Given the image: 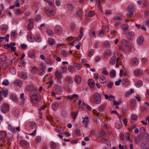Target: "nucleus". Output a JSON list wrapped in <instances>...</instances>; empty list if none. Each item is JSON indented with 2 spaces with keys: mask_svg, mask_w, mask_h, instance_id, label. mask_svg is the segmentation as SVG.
<instances>
[{
  "mask_svg": "<svg viewBox=\"0 0 149 149\" xmlns=\"http://www.w3.org/2000/svg\"><path fill=\"white\" fill-rule=\"evenodd\" d=\"M130 44L127 40H123L122 41V45L119 47V49H122L123 51L127 53L130 50Z\"/></svg>",
  "mask_w": 149,
  "mask_h": 149,
  "instance_id": "f257e3e1",
  "label": "nucleus"
},
{
  "mask_svg": "<svg viewBox=\"0 0 149 149\" xmlns=\"http://www.w3.org/2000/svg\"><path fill=\"white\" fill-rule=\"evenodd\" d=\"M31 98L33 103L35 104H38L40 100V97L36 94H34L31 95Z\"/></svg>",
  "mask_w": 149,
  "mask_h": 149,
  "instance_id": "f03ea898",
  "label": "nucleus"
},
{
  "mask_svg": "<svg viewBox=\"0 0 149 149\" xmlns=\"http://www.w3.org/2000/svg\"><path fill=\"white\" fill-rule=\"evenodd\" d=\"M93 97L95 103L99 104L101 102V97L100 94L98 92H95L93 94Z\"/></svg>",
  "mask_w": 149,
  "mask_h": 149,
  "instance_id": "7ed1b4c3",
  "label": "nucleus"
},
{
  "mask_svg": "<svg viewBox=\"0 0 149 149\" xmlns=\"http://www.w3.org/2000/svg\"><path fill=\"white\" fill-rule=\"evenodd\" d=\"M9 107L8 104L4 103L3 104L1 107V110L2 112L5 113L9 110Z\"/></svg>",
  "mask_w": 149,
  "mask_h": 149,
  "instance_id": "20e7f679",
  "label": "nucleus"
},
{
  "mask_svg": "<svg viewBox=\"0 0 149 149\" xmlns=\"http://www.w3.org/2000/svg\"><path fill=\"white\" fill-rule=\"evenodd\" d=\"M46 13L49 17H51L54 16L55 14V12L53 10H50L46 9L45 10Z\"/></svg>",
  "mask_w": 149,
  "mask_h": 149,
  "instance_id": "39448f33",
  "label": "nucleus"
},
{
  "mask_svg": "<svg viewBox=\"0 0 149 149\" xmlns=\"http://www.w3.org/2000/svg\"><path fill=\"white\" fill-rule=\"evenodd\" d=\"M54 31L56 34L60 35L62 31V29L60 26L57 25L55 27Z\"/></svg>",
  "mask_w": 149,
  "mask_h": 149,
  "instance_id": "423d86ee",
  "label": "nucleus"
},
{
  "mask_svg": "<svg viewBox=\"0 0 149 149\" xmlns=\"http://www.w3.org/2000/svg\"><path fill=\"white\" fill-rule=\"evenodd\" d=\"M127 9L128 12H134L135 10V7L133 5L131 4L127 6Z\"/></svg>",
  "mask_w": 149,
  "mask_h": 149,
  "instance_id": "0eeeda50",
  "label": "nucleus"
},
{
  "mask_svg": "<svg viewBox=\"0 0 149 149\" xmlns=\"http://www.w3.org/2000/svg\"><path fill=\"white\" fill-rule=\"evenodd\" d=\"M142 73V70L141 69H136L134 72V74L136 76H140L141 75Z\"/></svg>",
  "mask_w": 149,
  "mask_h": 149,
  "instance_id": "6e6552de",
  "label": "nucleus"
},
{
  "mask_svg": "<svg viewBox=\"0 0 149 149\" xmlns=\"http://www.w3.org/2000/svg\"><path fill=\"white\" fill-rule=\"evenodd\" d=\"M101 142L103 143L106 144L108 146H111V144L109 140L105 138H102L101 139Z\"/></svg>",
  "mask_w": 149,
  "mask_h": 149,
  "instance_id": "1a4fd4ad",
  "label": "nucleus"
},
{
  "mask_svg": "<svg viewBox=\"0 0 149 149\" xmlns=\"http://www.w3.org/2000/svg\"><path fill=\"white\" fill-rule=\"evenodd\" d=\"M88 84L90 87L93 88L95 85V81L93 79H91L88 81Z\"/></svg>",
  "mask_w": 149,
  "mask_h": 149,
  "instance_id": "9d476101",
  "label": "nucleus"
},
{
  "mask_svg": "<svg viewBox=\"0 0 149 149\" xmlns=\"http://www.w3.org/2000/svg\"><path fill=\"white\" fill-rule=\"evenodd\" d=\"M118 58H116V56H112L110 59L109 63L112 64H114L117 61V60Z\"/></svg>",
  "mask_w": 149,
  "mask_h": 149,
  "instance_id": "9b49d317",
  "label": "nucleus"
},
{
  "mask_svg": "<svg viewBox=\"0 0 149 149\" xmlns=\"http://www.w3.org/2000/svg\"><path fill=\"white\" fill-rule=\"evenodd\" d=\"M83 118L84 120H83L82 122L83 123L84 126L85 127H87L89 122L88 117H85Z\"/></svg>",
  "mask_w": 149,
  "mask_h": 149,
  "instance_id": "f8f14e48",
  "label": "nucleus"
},
{
  "mask_svg": "<svg viewBox=\"0 0 149 149\" xmlns=\"http://www.w3.org/2000/svg\"><path fill=\"white\" fill-rule=\"evenodd\" d=\"M56 91L58 94L61 95L62 92V90L61 87L59 86H57L55 88Z\"/></svg>",
  "mask_w": 149,
  "mask_h": 149,
  "instance_id": "ddd939ff",
  "label": "nucleus"
},
{
  "mask_svg": "<svg viewBox=\"0 0 149 149\" xmlns=\"http://www.w3.org/2000/svg\"><path fill=\"white\" fill-rule=\"evenodd\" d=\"M74 81L77 84H79L81 82V78L80 76L76 75L74 78Z\"/></svg>",
  "mask_w": 149,
  "mask_h": 149,
  "instance_id": "4468645a",
  "label": "nucleus"
},
{
  "mask_svg": "<svg viewBox=\"0 0 149 149\" xmlns=\"http://www.w3.org/2000/svg\"><path fill=\"white\" fill-rule=\"evenodd\" d=\"M21 145L23 146L28 147L29 146V143L26 141L23 140L20 141Z\"/></svg>",
  "mask_w": 149,
  "mask_h": 149,
  "instance_id": "2eb2a0df",
  "label": "nucleus"
},
{
  "mask_svg": "<svg viewBox=\"0 0 149 149\" xmlns=\"http://www.w3.org/2000/svg\"><path fill=\"white\" fill-rule=\"evenodd\" d=\"M144 38L143 36H139L138 37L137 39V43L139 44H141L143 43L144 41Z\"/></svg>",
  "mask_w": 149,
  "mask_h": 149,
  "instance_id": "dca6fc26",
  "label": "nucleus"
},
{
  "mask_svg": "<svg viewBox=\"0 0 149 149\" xmlns=\"http://www.w3.org/2000/svg\"><path fill=\"white\" fill-rule=\"evenodd\" d=\"M132 64L134 65H137L138 64L139 60L137 58H134L132 59Z\"/></svg>",
  "mask_w": 149,
  "mask_h": 149,
  "instance_id": "f3484780",
  "label": "nucleus"
},
{
  "mask_svg": "<svg viewBox=\"0 0 149 149\" xmlns=\"http://www.w3.org/2000/svg\"><path fill=\"white\" fill-rule=\"evenodd\" d=\"M48 43L50 45H52L55 44V41L54 39L49 38L48 39Z\"/></svg>",
  "mask_w": 149,
  "mask_h": 149,
  "instance_id": "a211bd4d",
  "label": "nucleus"
},
{
  "mask_svg": "<svg viewBox=\"0 0 149 149\" xmlns=\"http://www.w3.org/2000/svg\"><path fill=\"white\" fill-rule=\"evenodd\" d=\"M66 79L67 82L70 84H72L73 82L71 77L69 75H68L66 77Z\"/></svg>",
  "mask_w": 149,
  "mask_h": 149,
  "instance_id": "6ab92c4d",
  "label": "nucleus"
},
{
  "mask_svg": "<svg viewBox=\"0 0 149 149\" xmlns=\"http://www.w3.org/2000/svg\"><path fill=\"white\" fill-rule=\"evenodd\" d=\"M31 72L32 74H36L37 72L38 69L36 67H31Z\"/></svg>",
  "mask_w": 149,
  "mask_h": 149,
  "instance_id": "aec40b11",
  "label": "nucleus"
},
{
  "mask_svg": "<svg viewBox=\"0 0 149 149\" xmlns=\"http://www.w3.org/2000/svg\"><path fill=\"white\" fill-rule=\"evenodd\" d=\"M52 107L53 110L56 111L58 108V104L56 102H54L52 104Z\"/></svg>",
  "mask_w": 149,
  "mask_h": 149,
  "instance_id": "412c9836",
  "label": "nucleus"
},
{
  "mask_svg": "<svg viewBox=\"0 0 149 149\" xmlns=\"http://www.w3.org/2000/svg\"><path fill=\"white\" fill-rule=\"evenodd\" d=\"M141 149H149V147L144 143H141L140 144Z\"/></svg>",
  "mask_w": 149,
  "mask_h": 149,
  "instance_id": "4be33fe9",
  "label": "nucleus"
},
{
  "mask_svg": "<svg viewBox=\"0 0 149 149\" xmlns=\"http://www.w3.org/2000/svg\"><path fill=\"white\" fill-rule=\"evenodd\" d=\"M78 97L79 96L77 94H74L72 95L68 96L67 98L68 99H70L71 100L76 97Z\"/></svg>",
  "mask_w": 149,
  "mask_h": 149,
  "instance_id": "5701e85b",
  "label": "nucleus"
},
{
  "mask_svg": "<svg viewBox=\"0 0 149 149\" xmlns=\"http://www.w3.org/2000/svg\"><path fill=\"white\" fill-rule=\"evenodd\" d=\"M6 136V132L5 131H1V132L0 138L3 141L4 139Z\"/></svg>",
  "mask_w": 149,
  "mask_h": 149,
  "instance_id": "b1692460",
  "label": "nucleus"
},
{
  "mask_svg": "<svg viewBox=\"0 0 149 149\" xmlns=\"http://www.w3.org/2000/svg\"><path fill=\"white\" fill-rule=\"evenodd\" d=\"M0 58L2 62H5L7 58V56L5 55H2L0 56Z\"/></svg>",
  "mask_w": 149,
  "mask_h": 149,
  "instance_id": "393cba45",
  "label": "nucleus"
},
{
  "mask_svg": "<svg viewBox=\"0 0 149 149\" xmlns=\"http://www.w3.org/2000/svg\"><path fill=\"white\" fill-rule=\"evenodd\" d=\"M141 140V139L139 135L138 136L136 137L134 139V141L136 143H139Z\"/></svg>",
  "mask_w": 149,
  "mask_h": 149,
  "instance_id": "a878e982",
  "label": "nucleus"
},
{
  "mask_svg": "<svg viewBox=\"0 0 149 149\" xmlns=\"http://www.w3.org/2000/svg\"><path fill=\"white\" fill-rule=\"evenodd\" d=\"M8 128L12 132L14 133H15V128L11 125H8Z\"/></svg>",
  "mask_w": 149,
  "mask_h": 149,
  "instance_id": "bb28decb",
  "label": "nucleus"
},
{
  "mask_svg": "<svg viewBox=\"0 0 149 149\" xmlns=\"http://www.w3.org/2000/svg\"><path fill=\"white\" fill-rule=\"evenodd\" d=\"M143 84L142 81L140 80H138L135 83V86L137 87H139Z\"/></svg>",
  "mask_w": 149,
  "mask_h": 149,
  "instance_id": "cd10ccee",
  "label": "nucleus"
},
{
  "mask_svg": "<svg viewBox=\"0 0 149 149\" xmlns=\"http://www.w3.org/2000/svg\"><path fill=\"white\" fill-rule=\"evenodd\" d=\"M14 84L19 86H22V83L20 80L18 79L15 80L14 81Z\"/></svg>",
  "mask_w": 149,
  "mask_h": 149,
  "instance_id": "c85d7f7f",
  "label": "nucleus"
},
{
  "mask_svg": "<svg viewBox=\"0 0 149 149\" xmlns=\"http://www.w3.org/2000/svg\"><path fill=\"white\" fill-rule=\"evenodd\" d=\"M29 125L32 129L36 127V123L34 121H31L29 123Z\"/></svg>",
  "mask_w": 149,
  "mask_h": 149,
  "instance_id": "c756f323",
  "label": "nucleus"
},
{
  "mask_svg": "<svg viewBox=\"0 0 149 149\" xmlns=\"http://www.w3.org/2000/svg\"><path fill=\"white\" fill-rule=\"evenodd\" d=\"M34 38L37 42H40L41 41V38L38 35H35Z\"/></svg>",
  "mask_w": 149,
  "mask_h": 149,
  "instance_id": "7c9ffc66",
  "label": "nucleus"
},
{
  "mask_svg": "<svg viewBox=\"0 0 149 149\" xmlns=\"http://www.w3.org/2000/svg\"><path fill=\"white\" fill-rule=\"evenodd\" d=\"M28 55L32 59H34L35 58V54L33 52H29Z\"/></svg>",
  "mask_w": 149,
  "mask_h": 149,
  "instance_id": "2f4dec72",
  "label": "nucleus"
},
{
  "mask_svg": "<svg viewBox=\"0 0 149 149\" xmlns=\"http://www.w3.org/2000/svg\"><path fill=\"white\" fill-rule=\"evenodd\" d=\"M58 70H57L56 72L55 75L58 79H60L62 77V76Z\"/></svg>",
  "mask_w": 149,
  "mask_h": 149,
  "instance_id": "473e14b6",
  "label": "nucleus"
},
{
  "mask_svg": "<svg viewBox=\"0 0 149 149\" xmlns=\"http://www.w3.org/2000/svg\"><path fill=\"white\" fill-rule=\"evenodd\" d=\"M67 69V67L65 66H63L59 70L61 73H63L66 71Z\"/></svg>",
  "mask_w": 149,
  "mask_h": 149,
  "instance_id": "72a5a7b5",
  "label": "nucleus"
},
{
  "mask_svg": "<svg viewBox=\"0 0 149 149\" xmlns=\"http://www.w3.org/2000/svg\"><path fill=\"white\" fill-rule=\"evenodd\" d=\"M134 91L133 89H131L130 90V91H127L125 93V96L126 97H128L133 93H134Z\"/></svg>",
  "mask_w": 149,
  "mask_h": 149,
  "instance_id": "f704fd0d",
  "label": "nucleus"
},
{
  "mask_svg": "<svg viewBox=\"0 0 149 149\" xmlns=\"http://www.w3.org/2000/svg\"><path fill=\"white\" fill-rule=\"evenodd\" d=\"M27 89L29 91H32L35 89L34 87L32 85H30L27 86Z\"/></svg>",
  "mask_w": 149,
  "mask_h": 149,
  "instance_id": "c9c22d12",
  "label": "nucleus"
},
{
  "mask_svg": "<svg viewBox=\"0 0 149 149\" xmlns=\"http://www.w3.org/2000/svg\"><path fill=\"white\" fill-rule=\"evenodd\" d=\"M0 29L1 31H6L8 29V26L6 25H2L1 26Z\"/></svg>",
  "mask_w": 149,
  "mask_h": 149,
  "instance_id": "e433bc0d",
  "label": "nucleus"
},
{
  "mask_svg": "<svg viewBox=\"0 0 149 149\" xmlns=\"http://www.w3.org/2000/svg\"><path fill=\"white\" fill-rule=\"evenodd\" d=\"M74 66L78 70H79L81 67V65L78 63L77 62H74Z\"/></svg>",
  "mask_w": 149,
  "mask_h": 149,
  "instance_id": "4c0bfd02",
  "label": "nucleus"
},
{
  "mask_svg": "<svg viewBox=\"0 0 149 149\" xmlns=\"http://www.w3.org/2000/svg\"><path fill=\"white\" fill-rule=\"evenodd\" d=\"M128 80L126 79H123L122 80V83L124 87H125L127 86V85L128 84Z\"/></svg>",
  "mask_w": 149,
  "mask_h": 149,
  "instance_id": "58836bf2",
  "label": "nucleus"
},
{
  "mask_svg": "<svg viewBox=\"0 0 149 149\" xmlns=\"http://www.w3.org/2000/svg\"><path fill=\"white\" fill-rule=\"evenodd\" d=\"M104 54L105 56H110L111 55V52L110 50H107L104 51Z\"/></svg>",
  "mask_w": 149,
  "mask_h": 149,
  "instance_id": "ea45409f",
  "label": "nucleus"
},
{
  "mask_svg": "<svg viewBox=\"0 0 149 149\" xmlns=\"http://www.w3.org/2000/svg\"><path fill=\"white\" fill-rule=\"evenodd\" d=\"M45 70L40 69L38 72V74L40 76H42L45 74Z\"/></svg>",
  "mask_w": 149,
  "mask_h": 149,
  "instance_id": "a19ab883",
  "label": "nucleus"
},
{
  "mask_svg": "<svg viewBox=\"0 0 149 149\" xmlns=\"http://www.w3.org/2000/svg\"><path fill=\"white\" fill-rule=\"evenodd\" d=\"M21 76L22 78L24 80L26 79L27 78L26 74L24 72L21 73Z\"/></svg>",
  "mask_w": 149,
  "mask_h": 149,
  "instance_id": "79ce46f5",
  "label": "nucleus"
},
{
  "mask_svg": "<svg viewBox=\"0 0 149 149\" xmlns=\"http://www.w3.org/2000/svg\"><path fill=\"white\" fill-rule=\"evenodd\" d=\"M71 115L73 119V121H74L76 116L78 115V113L77 112H72V113Z\"/></svg>",
  "mask_w": 149,
  "mask_h": 149,
  "instance_id": "37998d69",
  "label": "nucleus"
},
{
  "mask_svg": "<svg viewBox=\"0 0 149 149\" xmlns=\"http://www.w3.org/2000/svg\"><path fill=\"white\" fill-rule=\"evenodd\" d=\"M89 34L91 37H93L92 36H93L95 38H96L95 31L92 30H91L89 32Z\"/></svg>",
  "mask_w": 149,
  "mask_h": 149,
  "instance_id": "c03bdc74",
  "label": "nucleus"
},
{
  "mask_svg": "<svg viewBox=\"0 0 149 149\" xmlns=\"http://www.w3.org/2000/svg\"><path fill=\"white\" fill-rule=\"evenodd\" d=\"M46 32L48 35L51 36H53L54 35V33L53 32L52 30L49 29H47Z\"/></svg>",
  "mask_w": 149,
  "mask_h": 149,
  "instance_id": "a18cd8bd",
  "label": "nucleus"
},
{
  "mask_svg": "<svg viewBox=\"0 0 149 149\" xmlns=\"http://www.w3.org/2000/svg\"><path fill=\"white\" fill-rule=\"evenodd\" d=\"M3 85L5 86H8L9 84L8 81L7 79H5L2 83Z\"/></svg>",
  "mask_w": 149,
  "mask_h": 149,
  "instance_id": "49530a36",
  "label": "nucleus"
},
{
  "mask_svg": "<svg viewBox=\"0 0 149 149\" xmlns=\"http://www.w3.org/2000/svg\"><path fill=\"white\" fill-rule=\"evenodd\" d=\"M33 24L32 22H29L27 25L28 30H31L32 28Z\"/></svg>",
  "mask_w": 149,
  "mask_h": 149,
  "instance_id": "de8ad7c7",
  "label": "nucleus"
},
{
  "mask_svg": "<svg viewBox=\"0 0 149 149\" xmlns=\"http://www.w3.org/2000/svg\"><path fill=\"white\" fill-rule=\"evenodd\" d=\"M134 13L132 12H128L126 14L127 16L128 17H132L134 15Z\"/></svg>",
  "mask_w": 149,
  "mask_h": 149,
  "instance_id": "09e8293b",
  "label": "nucleus"
},
{
  "mask_svg": "<svg viewBox=\"0 0 149 149\" xmlns=\"http://www.w3.org/2000/svg\"><path fill=\"white\" fill-rule=\"evenodd\" d=\"M116 72L114 70H112L110 73V75L112 77H114L115 76Z\"/></svg>",
  "mask_w": 149,
  "mask_h": 149,
  "instance_id": "8fccbe9b",
  "label": "nucleus"
},
{
  "mask_svg": "<svg viewBox=\"0 0 149 149\" xmlns=\"http://www.w3.org/2000/svg\"><path fill=\"white\" fill-rule=\"evenodd\" d=\"M50 145L51 148L53 149H54L56 147V144L53 141H51L50 143Z\"/></svg>",
  "mask_w": 149,
  "mask_h": 149,
  "instance_id": "3c124183",
  "label": "nucleus"
},
{
  "mask_svg": "<svg viewBox=\"0 0 149 149\" xmlns=\"http://www.w3.org/2000/svg\"><path fill=\"white\" fill-rule=\"evenodd\" d=\"M94 53V50L92 49H90L88 52V56L90 57H91L93 55Z\"/></svg>",
  "mask_w": 149,
  "mask_h": 149,
  "instance_id": "603ef678",
  "label": "nucleus"
},
{
  "mask_svg": "<svg viewBox=\"0 0 149 149\" xmlns=\"http://www.w3.org/2000/svg\"><path fill=\"white\" fill-rule=\"evenodd\" d=\"M82 11L81 10H79L76 13V16L77 17H80L82 15Z\"/></svg>",
  "mask_w": 149,
  "mask_h": 149,
  "instance_id": "864d4df0",
  "label": "nucleus"
},
{
  "mask_svg": "<svg viewBox=\"0 0 149 149\" xmlns=\"http://www.w3.org/2000/svg\"><path fill=\"white\" fill-rule=\"evenodd\" d=\"M121 28L123 30H126L128 29V26L127 24H125L122 26Z\"/></svg>",
  "mask_w": 149,
  "mask_h": 149,
  "instance_id": "5fc2aeb1",
  "label": "nucleus"
},
{
  "mask_svg": "<svg viewBox=\"0 0 149 149\" xmlns=\"http://www.w3.org/2000/svg\"><path fill=\"white\" fill-rule=\"evenodd\" d=\"M2 92L3 93V95L5 97H6L8 93V91L7 90L4 91L3 89L2 90Z\"/></svg>",
  "mask_w": 149,
  "mask_h": 149,
  "instance_id": "6e6d98bb",
  "label": "nucleus"
},
{
  "mask_svg": "<svg viewBox=\"0 0 149 149\" xmlns=\"http://www.w3.org/2000/svg\"><path fill=\"white\" fill-rule=\"evenodd\" d=\"M27 39L30 42H33V39L31 34H30L28 35Z\"/></svg>",
  "mask_w": 149,
  "mask_h": 149,
  "instance_id": "4d7b16f0",
  "label": "nucleus"
},
{
  "mask_svg": "<svg viewBox=\"0 0 149 149\" xmlns=\"http://www.w3.org/2000/svg\"><path fill=\"white\" fill-rule=\"evenodd\" d=\"M67 8L69 10L72 11L73 9V7L72 5L68 4L67 5Z\"/></svg>",
  "mask_w": 149,
  "mask_h": 149,
  "instance_id": "13d9d810",
  "label": "nucleus"
},
{
  "mask_svg": "<svg viewBox=\"0 0 149 149\" xmlns=\"http://www.w3.org/2000/svg\"><path fill=\"white\" fill-rule=\"evenodd\" d=\"M105 134L104 131L101 132L99 134V137L104 138L105 136Z\"/></svg>",
  "mask_w": 149,
  "mask_h": 149,
  "instance_id": "bf43d9fd",
  "label": "nucleus"
},
{
  "mask_svg": "<svg viewBox=\"0 0 149 149\" xmlns=\"http://www.w3.org/2000/svg\"><path fill=\"white\" fill-rule=\"evenodd\" d=\"M111 101L114 102L113 103V105H114L118 106L121 103V102H117L115 100H114L113 101H112V100H111Z\"/></svg>",
  "mask_w": 149,
  "mask_h": 149,
  "instance_id": "052dcab7",
  "label": "nucleus"
},
{
  "mask_svg": "<svg viewBox=\"0 0 149 149\" xmlns=\"http://www.w3.org/2000/svg\"><path fill=\"white\" fill-rule=\"evenodd\" d=\"M131 105L132 107H134L136 104V101L134 99H132L131 100Z\"/></svg>",
  "mask_w": 149,
  "mask_h": 149,
  "instance_id": "680f3d73",
  "label": "nucleus"
},
{
  "mask_svg": "<svg viewBox=\"0 0 149 149\" xmlns=\"http://www.w3.org/2000/svg\"><path fill=\"white\" fill-rule=\"evenodd\" d=\"M10 98L13 101H16L17 100L16 96L13 94H12L10 96Z\"/></svg>",
  "mask_w": 149,
  "mask_h": 149,
  "instance_id": "e2e57ef3",
  "label": "nucleus"
},
{
  "mask_svg": "<svg viewBox=\"0 0 149 149\" xmlns=\"http://www.w3.org/2000/svg\"><path fill=\"white\" fill-rule=\"evenodd\" d=\"M36 140L37 143H40L41 141V138L40 136H37L36 137Z\"/></svg>",
  "mask_w": 149,
  "mask_h": 149,
  "instance_id": "0e129e2a",
  "label": "nucleus"
},
{
  "mask_svg": "<svg viewBox=\"0 0 149 149\" xmlns=\"http://www.w3.org/2000/svg\"><path fill=\"white\" fill-rule=\"evenodd\" d=\"M62 128H61L60 126L57 127L55 129L56 130L59 134L61 133V131Z\"/></svg>",
  "mask_w": 149,
  "mask_h": 149,
  "instance_id": "69168bd1",
  "label": "nucleus"
},
{
  "mask_svg": "<svg viewBox=\"0 0 149 149\" xmlns=\"http://www.w3.org/2000/svg\"><path fill=\"white\" fill-rule=\"evenodd\" d=\"M100 79H101L102 81L101 82V83L104 84L105 82L106 81V79L105 77L102 76L101 77Z\"/></svg>",
  "mask_w": 149,
  "mask_h": 149,
  "instance_id": "338daca9",
  "label": "nucleus"
},
{
  "mask_svg": "<svg viewBox=\"0 0 149 149\" xmlns=\"http://www.w3.org/2000/svg\"><path fill=\"white\" fill-rule=\"evenodd\" d=\"M95 14V13L93 11H90L88 14V16L89 17H92L94 16Z\"/></svg>",
  "mask_w": 149,
  "mask_h": 149,
  "instance_id": "774afa93",
  "label": "nucleus"
}]
</instances>
